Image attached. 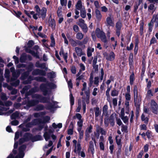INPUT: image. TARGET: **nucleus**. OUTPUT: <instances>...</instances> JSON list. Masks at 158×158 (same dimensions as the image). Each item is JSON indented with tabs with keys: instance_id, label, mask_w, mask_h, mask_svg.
I'll list each match as a JSON object with an SVG mask.
<instances>
[{
	"instance_id": "obj_61",
	"label": "nucleus",
	"mask_w": 158,
	"mask_h": 158,
	"mask_svg": "<svg viewBox=\"0 0 158 158\" xmlns=\"http://www.w3.org/2000/svg\"><path fill=\"white\" fill-rule=\"evenodd\" d=\"M121 118L124 123H128L129 118L127 116Z\"/></svg>"
},
{
	"instance_id": "obj_18",
	"label": "nucleus",
	"mask_w": 158,
	"mask_h": 158,
	"mask_svg": "<svg viewBox=\"0 0 158 158\" xmlns=\"http://www.w3.org/2000/svg\"><path fill=\"white\" fill-rule=\"evenodd\" d=\"M37 88V87H35V88H32L30 89L28 92H27L25 93V96L27 97L31 95L33 93L37 92L38 90L36 89Z\"/></svg>"
},
{
	"instance_id": "obj_32",
	"label": "nucleus",
	"mask_w": 158,
	"mask_h": 158,
	"mask_svg": "<svg viewBox=\"0 0 158 158\" xmlns=\"http://www.w3.org/2000/svg\"><path fill=\"white\" fill-rule=\"evenodd\" d=\"M48 103L49 104L46 105L45 107L46 110H52L54 108V105H52L50 102H48Z\"/></svg>"
},
{
	"instance_id": "obj_37",
	"label": "nucleus",
	"mask_w": 158,
	"mask_h": 158,
	"mask_svg": "<svg viewBox=\"0 0 158 158\" xmlns=\"http://www.w3.org/2000/svg\"><path fill=\"white\" fill-rule=\"evenodd\" d=\"M142 100V96L140 95H139L138 97V98H137V100L136 104H135V106H140L141 102Z\"/></svg>"
},
{
	"instance_id": "obj_8",
	"label": "nucleus",
	"mask_w": 158,
	"mask_h": 158,
	"mask_svg": "<svg viewBox=\"0 0 158 158\" xmlns=\"http://www.w3.org/2000/svg\"><path fill=\"white\" fill-rule=\"evenodd\" d=\"M45 71L39 69H36L33 70L32 72V74L33 76L40 75L43 76H45L46 75Z\"/></svg>"
},
{
	"instance_id": "obj_5",
	"label": "nucleus",
	"mask_w": 158,
	"mask_h": 158,
	"mask_svg": "<svg viewBox=\"0 0 158 158\" xmlns=\"http://www.w3.org/2000/svg\"><path fill=\"white\" fill-rule=\"evenodd\" d=\"M47 11L46 8L45 7H43L41 9L40 14L39 15L38 13H36L33 15V18L37 20L38 19L37 15H38L39 16V18H41L43 19H44L46 17Z\"/></svg>"
},
{
	"instance_id": "obj_21",
	"label": "nucleus",
	"mask_w": 158,
	"mask_h": 158,
	"mask_svg": "<svg viewBox=\"0 0 158 158\" xmlns=\"http://www.w3.org/2000/svg\"><path fill=\"white\" fill-rule=\"evenodd\" d=\"M94 109L95 111V117H98L101 113V111L100 110L99 107H94Z\"/></svg>"
},
{
	"instance_id": "obj_49",
	"label": "nucleus",
	"mask_w": 158,
	"mask_h": 158,
	"mask_svg": "<svg viewBox=\"0 0 158 158\" xmlns=\"http://www.w3.org/2000/svg\"><path fill=\"white\" fill-rule=\"evenodd\" d=\"M24 48L25 49V52L27 53H29L31 54L33 51L30 49V48L29 47H28L26 46H24Z\"/></svg>"
},
{
	"instance_id": "obj_15",
	"label": "nucleus",
	"mask_w": 158,
	"mask_h": 158,
	"mask_svg": "<svg viewBox=\"0 0 158 158\" xmlns=\"http://www.w3.org/2000/svg\"><path fill=\"white\" fill-rule=\"evenodd\" d=\"M31 122L33 125H36L39 124H44L45 123V122L44 121H42L40 118L34 119Z\"/></svg>"
},
{
	"instance_id": "obj_17",
	"label": "nucleus",
	"mask_w": 158,
	"mask_h": 158,
	"mask_svg": "<svg viewBox=\"0 0 158 158\" xmlns=\"http://www.w3.org/2000/svg\"><path fill=\"white\" fill-rule=\"evenodd\" d=\"M34 66L33 64L31 62L29 63L28 65L27 66L26 69H27V71H28L29 73L33 70Z\"/></svg>"
},
{
	"instance_id": "obj_40",
	"label": "nucleus",
	"mask_w": 158,
	"mask_h": 158,
	"mask_svg": "<svg viewBox=\"0 0 158 158\" xmlns=\"http://www.w3.org/2000/svg\"><path fill=\"white\" fill-rule=\"evenodd\" d=\"M118 94V91L116 89H114L111 91V95L113 97L117 96Z\"/></svg>"
},
{
	"instance_id": "obj_54",
	"label": "nucleus",
	"mask_w": 158,
	"mask_h": 158,
	"mask_svg": "<svg viewBox=\"0 0 158 158\" xmlns=\"http://www.w3.org/2000/svg\"><path fill=\"white\" fill-rule=\"evenodd\" d=\"M138 96H139L138 95V92L134 93V100L135 104V103H136V102H137V98H138Z\"/></svg>"
},
{
	"instance_id": "obj_41",
	"label": "nucleus",
	"mask_w": 158,
	"mask_h": 158,
	"mask_svg": "<svg viewBox=\"0 0 158 158\" xmlns=\"http://www.w3.org/2000/svg\"><path fill=\"white\" fill-rule=\"evenodd\" d=\"M81 102L80 100H78V106L76 110L77 112H80L81 108Z\"/></svg>"
},
{
	"instance_id": "obj_4",
	"label": "nucleus",
	"mask_w": 158,
	"mask_h": 158,
	"mask_svg": "<svg viewBox=\"0 0 158 158\" xmlns=\"http://www.w3.org/2000/svg\"><path fill=\"white\" fill-rule=\"evenodd\" d=\"M96 33L97 37L100 39L102 42L105 43H107L106 35L103 31H101L99 28H97L96 30Z\"/></svg>"
},
{
	"instance_id": "obj_60",
	"label": "nucleus",
	"mask_w": 158,
	"mask_h": 158,
	"mask_svg": "<svg viewBox=\"0 0 158 158\" xmlns=\"http://www.w3.org/2000/svg\"><path fill=\"white\" fill-rule=\"evenodd\" d=\"M12 104V102L11 101H8L4 102V106H5L7 107L11 106Z\"/></svg>"
},
{
	"instance_id": "obj_43",
	"label": "nucleus",
	"mask_w": 158,
	"mask_h": 158,
	"mask_svg": "<svg viewBox=\"0 0 158 158\" xmlns=\"http://www.w3.org/2000/svg\"><path fill=\"white\" fill-rule=\"evenodd\" d=\"M10 71L9 69H6L5 70V73L4 74L5 77L7 79H9Z\"/></svg>"
},
{
	"instance_id": "obj_51",
	"label": "nucleus",
	"mask_w": 158,
	"mask_h": 158,
	"mask_svg": "<svg viewBox=\"0 0 158 158\" xmlns=\"http://www.w3.org/2000/svg\"><path fill=\"white\" fill-rule=\"evenodd\" d=\"M121 146L118 147V150L116 152V156L117 158H119L120 155L121 153Z\"/></svg>"
},
{
	"instance_id": "obj_12",
	"label": "nucleus",
	"mask_w": 158,
	"mask_h": 158,
	"mask_svg": "<svg viewBox=\"0 0 158 158\" xmlns=\"http://www.w3.org/2000/svg\"><path fill=\"white\" fill-rule=\"evenodd\" d=\"M106 25L109 27H113L114 26V21L112 20L110 16L106 18Z\"/></svg>"
},
{
	"instance_id": "obj_2",
	"label": "nucleus",
	"mask_w": 158,
	"mask_h": 158,
	"mask_svg": "<svg viewBox=\"0 0 158 158\" xmlns=\"http://www.w3.org/2000/svg\"><path fill=\"white\" fill-rule=\"evenodd\" d=\"M155 22V27L156 28L158 27V13L153 15L150 22L148 23V32L149 34H151L152 32Z\"/></svg>"
},
{
	"instance_id": "obj_25",
	"label": "nucleus",
	"mask_w": 158,
	"mask_h": 158,
	"mask_svg": "<svg viewBox=\"0 0 158 158\" xmlns=\"http://www.w3.org/2000/svg\"><path fill=\"white\" fill-rule=\"evenodd\" d=\"M44 106L41 104L37 105L35 107V110L37 111H39L40 110H43L44 109Z\"/></svg>"
},
{
	"instance_id": "obj_11",
	"label": "nucleus",
	"mask_w": 158,
	"mask_h": 158,
	"mask_svg": "<svg viewBox=\"0 0 158 158\" xmlns=\"http://www.w3.org/2000/svg\"><path fill=\"white\" fill-rule=\"evenodd\" d=\"M105 56L106 59L108 61H112L115 59V55L114 53L113 52H111L110 54L106 53Z\"/></svg>"
},
{
	"instance_id": "obj_52",
	"label": "nucleus",
	"mask_w": 158,
	"mask_h": 158,
	"mask_svg": "<svg viewBox=\"0 0 158 158\" xmlns=\"http://www.w3.org/2000/svg\"><path fill=\"white\" fill-rule=\"evenodd\" d=\"M62 7H59L57 11V15L58 17L62 16Z\"/></svg>"
},
{
	"instance_id": "obj_1",
	"label": "nucleus",
	"mask_w": 158,
	"mask_h": 158,
	"mask_svg": "<svg viewBox=\"0 0 158 158\" xmlns=\"http://www.w3.org/2000/svg\"><path fill=\"white\" fill-rule=\"evenodd\" d=\"M34 79L38 82H46V83H42L40 86V90L43 92V94L46 96L48 94V88L47 86H49L52 89L56 88V85L53 83H49L47 81L46 78L43 76H38L35 77Z\"/></svg>"
},
{
	"instance_id": "obj_62",
	"label": "nucleus",
	"mask_w": 158,
	"mask_h": 158,
	"mask_svg": "<svg viewBox=\"0 0 158 158\" xmlns=\"http://www.w3.org/2000/svg\"><path fill=\"white\" fill-rule=\"evenodd\" d=\"M82 107L83 109V113H85V112L86 110V104L85 103V102L84 100H82Z\"/></svg>"
},
{
	"instance_id": "obj_55",
	"label": "nucleus",
	"mask_w": 158,
	"mask_h": 158,
	"mask_svg": "<svg viewBox=\"0 0 158 158\" xmlns=\"http://www.w3.org/2000/svg\"><path fill=\"white\" fill-rule=\"evenodd\" d=\"M112 86L111 85L110 87L109 86L107 87V89L106 91V95L107 98H110V95L109 94V92L110 91L111 88Z\"/></svg>"
},
{
	"instance_id": "obj_16",
	"label": "nucleus",
	"mask_w": 158,
	"mask_h": 158,
	"mask_svg": "<svg viewBox=\"0 0 158 158\" xmlns=\"http://www.w3.org/2000/svg\"><path fill=\"white\" fill-rule=\"evenodd\" d=\"M42 139V136L41 135H37L33 136L32 135L31 138V141L33 142L39 140H40Z\"/></svg>"
},
{
	"instance_id": "obj_36",
	"label": "nucleus",
	"mask_w": 158,
	"mask_h": 158,
	"mask_svg": "<svg viewBox=\"0 0 158 158\" xmlns=\"http://www.w3.org/2000/svg\"><path fill=\"white\" fill-rule=\"evenodd\" d=\"M70 102L71 106H73L74 103V98L71 93L70 94Z\"/></svg>"
},
{
	"instance_id": "obj_34",
	"label": "nucleus",
	"mask_w": 158,
	"mask_h": 158,
	"mask_svg": "<svg viewBox=\"0 0 158 158\" xmlns=\"http://www.w3.org/2000/svg\"><path fill=\"white\" fill-rule=\"evenodd\" d=\"M44 137L45 140L46 141H47L50 139L51 135L48 132L45 131L44 133Z\"/></svg>"
},
{
	"instance_id": "obj_26",
	"label": "nucleus",
	"mask_w": 158,
	"mask_h": 158,
	"mask_svg": "<svg viewBox=\"0 0 158 158\" xmlns=\"http://www.w3.org/2000/svg\"><path fill=\"white\" fill-rule=\"evenodd\" d=\"M49 24L52 29H55L56 25L55 21L54 19H52L51 20H49Z\"/></svg>"
},
{
	"instance_id": "obj_3",
	"label": "nucleus",
	"mask_w": 158,
	"mask_h": 158,
	"mask_svg": "<svg viewBox=\"0 0 158 158\" xmlns=\"http://www.w3.org/2000/svg\"><path fill=\"white\" fill-rule=\"evenodd\" d=\"M33 98L38 99L39 102L43 103L50 102V98L49 97H43L42 95L38 94H34L32 96Z\"/></svg>"
},
{
	"instance_id": "obj_64",
	"label": "nucleus",
	"mask_w": 158,
	"mask_h": 158,
	"mask_svg": "<svg viewBox=\"0 0 158 158\" xmlns=\"http://www.w3.org/2000/svg\"><path fill=\"white\" fill-rule=\"evenodd\" d=\"M108 110V106L106 105H105L102 108L103 112V113H107Z\"/></svg>"
},
{
	"instance_id": "obj_14",
	"label": "nucleus",
	"mask_w": 158,
	"mask_h": 158,
	"mask_svg": "<svg viewBox=\"0 0 158 158\" xmlns=\"http://www.w3.org/2000/svg\"><path fill=\"white\" fill-rule=\"evenodd\" d=\"M32 134L29 132H26L23 135V137L27 142L31 141Z\"/></svg>"
},
{
	"instance_id": "obj_23",
	"label": "nucleus",
	"mask_w": 158,
	"mask_h": 158,
	"mask_svg": "<svg viewBox=\"0 0 158 158\" xmlns=\"http://www.w3.org/2000/svg\"><path fill=\"white\" fill-rule=\"evenodd\" d=\"M140 23V34L141 35H142L143 33V26L144 24L143 20H141L139 22Z\"/></svg>"
},
{
	"instance_id": "obj_35",
	"label": "nucleus",
	"mask_w": 158,
	"mask_h": 158,
	"mask_svg": "<svg viewBox=\"0 0 158 158\" xmlns=\"http://www.w3.org/2000/svg\"><path fill=\"white\" fill-rule=\"evenodd\" d=\"M27 148V146L25 144H23L20 146L18 150L19 152H24Z\"/></svg>"
},
{
	"instance_id": "obj_56",
	"label": "nucleus",
	"mask_w": 158,
	"mask_h": 158,
	"mask_svg": "<svg viewBox=\"0 0 158 158\" xmlns=\"http://www.w3.org/2000/svg\"><path fill=\"white\" fill-rule=\"evenodd\" d=\"M40 68H41L42 69H44L45 71H47L48 70V68L46 67V64L45 63H43L41 64H40Z\"/></svg>"
},
{
	"instance_id": "obj_46",
	"label": "nucleus",
	"mask_w": 158,
	"mask_h": 158,
	"mask_svg": "<svg viewBox=\"0 0 158 158\" xmlns=\"http://www.w3.org/2000/svg\"><path fill=\"white\" fill-rule=\"evenodd\" d=\"M34 10L36 12V13H37L38 14H40V12H41V10L38 5H35L34 7Z\"/></svg>"
},
{
	"instance_id": "obj_24",
	"label": "nucleus",
	"mask_w": 158,
	"mask_h": 158,
	"mask_svg": "<svg viewBox=\"0 0 158 158\" xmlns=\"http://www.w3.org/2000/svg\"><path fill=\"white\" fill-rule=\"evenodd\" d=\"M135 80V76L134 73L133 72L130 75L129 78L130 83L131 85H132L134 83V81Z\"/></svg>"
},
{
	"instance_id": "obj_7",
	"label": "nucleus",
	"mask_w": 158,
	"mask_h": 158,
	"mask_svg": "<svg viewBox=\"0 0 158 158\" xmlns=\"http://www.w3.org/2000/svg\"><path fill=\"white\" fill-rule=\"evenodd\" d=\"M150 106L152 112L155 114H157L158 113V106L156 102L154 100H152Z\"/></svg>"
},
{
	"instance_id": "obj_10",
	"label": "nucleus",
	"mask_w": 158,
	"mask_h": 158,
	"mask_svg": "<svg viewBox=\"0 0 158 158\" xmlns=\"http://www.w3.org/2000/svg\"><path fill=\"white\" fill-rule=\"evenodd\" d=\"M39 102V101L38 100L33 99L29 100L27 101L26 104V106L30 108L35 106Z\"/></svg>"
},
{
	"instance_id": "obj_13",
	"label": "nucleus",
	"mask_w": 158,
	"mask_h": 158,
	"mask_svg": "<svg viewBox=\"0 0 158 158\" xmlns=\"http://www.w3.org/2000/svg\"><path fill=\"white\" fill-rule=\"evenodd\" d=\"M139 43V40L138 37H136L135 40V46L134 48V53L135 55H136L138 50L139 49L138 44Z\"/></svg>"
},
{
	"instance_id": "obj_19",
	"label": "nucleus",
	"mask_w": 158,
	"mask_h": 158,
	"mask_svg": "<svg viewBox=\"0 0 158 158\" xmlns=\"http://www.w3.org/2000/svg\"><path fill=\"white\" fill-rule=\"evenodd\" d=\"M75 51L77 55L78 56H81L83 55L82 49L78 47H75Z\"/></svg>"
},
{
	"instance_id": "obj_63",
	"label": "nucleus",
	"mask_w": 158,
	"mask_h": 158,
	"mask_svg": "<svg viewBox=\"0 0 158 158\" xmlns=\"http://www.w3.org/2000/svg\"><path fill=\"white\" fill-rule=\"evenodd\" d=\"M73 29L74 31L76 33L78 32L79 30V27L76 25H74L73 27Z\"/></svg>"
},
{
	"instance_id": "obj_57",
	"label": "nucleus",
	"mask_w": 158,
	"mask_h": 158,
	"mask_svg": "<svg viewBox=\"0 0 158 158\" xmlns=\"http://www.w3.org/2000/svg\"><path fill=\"white\" fill-rule=\"evenodd\" d=\"M69 41L71 42V45L73 47H75L77 46V40H74L72 39H71Z\"/></svg>"
},
{
	"instance_id": "obj_50",
	"label": "nucleus",
	"mask_w": 158,
	"mask_h": 158,
	"mask_svg": "<svg viewBox=\"0 0 158 158\" xmlns=\"http://www.w3.org/2000/svg\"><path fill=\"white\" fill-rule=\"evenodd\" d=\"M81 16L83 18H85L86 16V11L85 10H81L80 11Z\"/></svg>"
},
{
	"instance_id": "obj_33",
	"label": "nucleus",
	"mask_w": 158,
	"mask_h": 158,
	"mask_svg": "<svg viewBox=\"0 0 158 158\" xmlns=\"http://www.w3.org/2000/svg\"><path fill=\"white\" fill-rule=\"evenodd\" d=\"M82 7V2L81 0H79L76 5V9L79 10H80Z\"/></svg>"
},
{
	"instance_id": "obj_59",
	"label": "nucleus",
	"mask_w": 158,
	"mask_h": 158,
	"mask_svg": "<svg viewBox=\"0 0 158 158\" xmlns=\"http://www.w3.org/2000/svg\"><path fill=\"white\" fill-rule=\"evenodd\" d=\"M93 129V127L91 125H90L88 127H87L85 132H86L87 133H91L92 132V129Z\"/></svg>"
},
{
	"instance_id": "obj_45",
	"label": "nucleus",
	"mask_w": 158,
	"mask_h": 158,
	"mask_svg": "<svg viewBox=\"0 0 158 158\" xmlns=\"http://www.w3.org/2000/svg\"><path fill=\"white\" fill-rule=\"evenodd\" d=\"M119 137L118 135H116L115 137V140L116 142V143L117 145L118 146H121V147L122 146V145L121 143V139H118L117 138Z\"/></svg>"
},
{
	"instance_id": "obj_48",
	"label": "nucleus",
	"mask_w": 158,
	"mask_h": 158,
	"mask_svg": "<svg viewBox=\"0 0 158 158\" xmlns=\"http://www.w3.org/2000/svg\"><path fill=\"white\" fill-rule=\"evenodd\" d=\"M38 53L39 52L38 51H36V52H35L34 51H33L31 53V54L34 57H35L37 59H39L40 56Z\"/></svg>"
},
{
	"instance_id": "obj_30",
	"label": "nucleus",
	"mask_w": 158,
	"mask_h": 158,
	"mask_svg": "<svg viewBox=\"0 0 158 158\" xmlns=\"http://www.w3.org/2000/svg\"><path fill=\"white\" fill-rule=\"evenodd\" d=\"M96 16L97 19L100 20L102 17L100 11L98 9H96L95 10Z\"/></svg>"
},
{
	"instance_id": "obj_6",
	"label": "nucleus",
	"mask_w": 158,
	"mask_h": 158,
	"mask_svg": "<svg viewBox=\"0 0 158 158\" xmlns=\"http://www.w3.org/2000/svg\"><path fill=\"white\" fill-rule=\"evenodd\" d=\"M31 61L32 60V56L30 55H27L25 53H23L19 58L20 62L21 63H25L26 62L27 60Z\"/></svg>"
},
{
	"instance_id": "obj_9",
	"label": "nucleus",
	"mask_w": 158,
	"mask_h": 158,
	"mask_svg": "<svg viewBox=\"0 0 158 158\" xmlns=\"http://www.w3.org/2000/svg\"><path fill=\"white\" fill-rule=\"evenodd\" d=\"M122 26V23L120 20L118 21L116 23V34L118 37H119L120 35V31Z\"/></svg>"
},
{
	"instance_id": "obj_58",
	"label": "nucleus",
	"mask_w": 158,
	"mask_h": 158,
	"mask_svg": "<svg viewBox=\"0 0 158 158\" xmlns=\"http://www.w3.org/2000/svg\"><path fill=\"white\" fill-rule=\"evenodd\" d=\"M34 44V42L32 40H29L27 43V46L31 48Z\"/></svg>"
},
{
	"instance_id": "obj_44",
	"label": "nucleus",
	"mask_w": 158,
	"mask_h": 158,
	"mask_svg": "<svg viewBox=\"0 0 158 158\" xmlns=\"http://www.w3.org/2000/svg\"><path fill=\"white\" fill-rule=\"evenodd\" d=\"M136 107L135 116L136 118L137 119L139 117V111L140 110V106H135Z\"/></svg>"
},
{
	"instance_id": "obj_20",
	"label": "nucleus",
	"mask_w": 158,
	"mask_h": 158,
	"mask_svg": "<svg viewBox=\"0 0 158 158\" xmlns=\"http://www.w3.org/2000/svg\"><path fill=\"white\" fill-rule=\"evenodd\" d=\"M30 73L28 71H25L22 73L21 75V79L22 80H25L29 76Z\"/></svg>"
},
{
	"instance_id": "obj_38",
	"label": "nucleus",
	"mask_w": 158,
	"mask_h": 158,
	"mask_svg": "<svg viewBox=\"0 0 158 158\" xmlns=\"http://www.w3.org/2000/svg\"><path fill=\"white\" fill-rule=\"evenodd\" d=\"M85 93L86 95V102L87 104H88L89 102V97H90V93L89 91H86L85 92Z\"/></svg>"
},
{
	"instance_id": "obj_31",
	"label": "nucleus",
	"mask_w": 158,
	"mask_h": 158,
	"mask_svg": "<svg viewBox=\"0 0 158 158\" xmlns=\"http://www.w3.org/2000/svg\"><path fill=\"white\" fill-rule=\"evenodd\" d=\"M33 80H35L33 78V77L30 76L28 77L27 80L24 81V83L25 84H30L31 83V81Z\"/></svg>"
},
{
	"instance_id": "obj_29",
	"label": "nucleus",
	"mask_w": 158,
	"mask_h": 158,
	"mask_svg": "<svg viewBox=\"0 0 158 158\" xmlns=\"http://www.w3.org/2000/svg\"><path fill=\"white\" fill-rule=\"evenodd\" d=\"M19 113L17 111H16L12 113L10 116L11 119H15L19 116Z\"/></svg>"
},
{
	"instance_id": "obj_42",
	"label": "nucleus",
	"mask_w": 158,
	"mask_h": 158,
	"mask_svg": "<svg viewBox=\"0 0 158 158\" xmlns=\"http://www.w3.org/2000/svg\"><path fill=\"white\" fill-rule=\"evenodd\" d=\"M84 35L81 32H78L76 35V38L79 40H81L83 37Z\"/></svg>"
},
{
	"instance_id": "obj_53",
	"label": "nucleus",
	"mask_w": 158,
	"mask_h": 158,
	"mask_svg": "<svg viewBox=\"0 0 158 158\" xmlns=\"http://www.w3.org/2000/svg\"><path fill=\"white\" fill-rule=\"evenodd\" d=\"M64 135H60V136L59 139V140H58V143H57V148H59L61 146V140L62 138L63 137Z\"/></svg>"
},
{
	"instance_id": "obj_47",
	"label": "nucleus",
	"mask_w": 158,
	"mask_h": 158,
	"mask_svg": "<svg viewBox=\"0 0 158 158\" xmlns=\"http://www.w3.org/2000/svg\"><path fill=\"white\" fill-rule=\"evenodd\" d=\"M157 42V40L154 36H153L150 40L149 46H150L152 44L156 43Z\"/></svg>"
},
{
	"instance_id": "obj_28",
	"label": "nucleus",
	"mask_w": 158,
	"mask_h": 158,
	"mask_svg": "<svg viewBox=\"0 0 158 158\" xmlns=\"http://www.w3.org/2000/svg\"><path fill=\"white\" fill-rule=\"evenodd\" d=\"M89 148L90 149L92 154H94V148L93 142L92 141H90L89 142Z\"/></svg>"
},
{
	"instance_id": "obj_27",
	"label": "nucleus",
	"mask_w": 158,
	"mask_h": 158,
	"mask_svg": "<svg viewBox=\"0 0 158 158\" xmlns=\"http://www.w3.org/2000/svg\"><path fill=\"white\" fill-rule=\"evenodd\" d=\"M80 27L82 29L83 31L86 33H87L88 31V28L87 25L85 24H83L81 25H79Z\"/></svg>"
},
{
	"instance_id": "obj_39",
	"label": "nucleus",
	"mask_w": 158,
	"mask_h": 158,
	"mask_svg": "<svg viewBox=\"0 0 158 158\" xmlns=\"http://www.w3.org/2000/svg\"><path fill=\"white\" fill-rule=\"evenodd\" d=\"M141 120L144 121L145 123H148V118L147 117H145V116L143 114H142L141 117Z\"/></svg>"
},
{
	"instance_id": "obj_22",
	"label": "nucleus",
	"mask_w": 158,
	"mask_h": 158,
	"mask_svg": "<svg viewBox=\"0 0 158 158\" xmlns=\"http://www.w3.org/2000/svg\"><path fill=\"white\" fill-rule=\"evenodd\" d=\"M69 127L71 128L69 129L68 130V135H72L73 134V126L72 122H71L69 126Z\"/></svg>"
}]
</instances>
